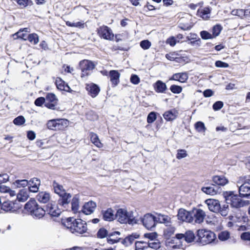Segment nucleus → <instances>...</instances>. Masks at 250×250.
Segmentation results:
<instances>
[{
    "label": "nucleus",
    "instance_id": "19",
    "mask_svg": "<svg viewBox=\"0 0 250 250\" xmlns=\"http://www.w3.org/2000/svg\"><path fill=\"white\" fill-rule=\"evenodd\" d=\"M86 89L88 92V94L93 98L97 96L100 90L98 85L95 83L87 84Z\"/></svg>",
    "mask_w": 250,
    "mask_h": 250
},
{
    "label": "nucleus",
    "instance_id": "27",
    "mask_svg": "<svg viewBox=\"0 0 250 250\" xmlns=\"http://www.w3.org/2000/svg\"><path fill=\"white\" fill-rule=\"evenodd\" d=\"M15 204L10 201H6L2 203L1 209L6 212L12 211L14 210Z\"/></svg>",
    "mask_w": 250,
    "mask_h": 250
},
{
    "label": "nucleus",
    "instance_id": "15",
    "mask_svg": "<svg viewBox=\"0 0 250 250\" xmlns=\"http://www.w3.org/2000/svg\"><path fill=\"white\" fill-rule=\"evenodd\" d=\"M115 217L121 223H127L128 221L127 210L123 208L118 209L115 215Z\"/></svg>",
    "mask_w": 250,
    "mask_h": 250
},
{
    "label": "nucleus",
    "instance_id": "28",
    "mask_svg": "<svg viewBox=\"0 0 250 250\" xmlns=\"http://www.w3.org/2000/svg\"><path fill=\"white\" fill-rule=\"evenodd\" d=\"M29 191L26 189H22L20 190L17 194V198L20 202H24L29 197Z\"/></svg>",
    "mask_w": 250,
    "mask_h": 250
},
{
    "label": "nucleus",
    "instance_id": "42",
    "mask_svg": "<svg viewBox=\"0 0 250 250\" xmlns=\"http://www.w3.org/2000/svg\"><path fill=\"white\" fill-rule=\"evenodd\" d=\"M49 129L58 130L57 125L56 119L51 120L48 121L46 124Z\"/></svg>",
    "mask_w": 250,
    "mask_h": 250
},
{
    "label": "nucleus",
    "instance_id": "9",
    "mask_svg": "<svg viewBox=\"0 0 250 250\" xmlns=\"http://www.w3.org/2000/svg\"><path fill=\"white\" fill-rule=\"evenodd\" d=\"M239 193L241 198L250 199V179L245 180L239 187Z\"/></svg>",
    "mask_w": 250,
    "mask_h": 250
},
{
    "label": "nucleus",
    "instance_id": "13",
    "mask_svg": "<svg viewBox=\"0 0 250 250\" xmlns=\"http://www.w3.org/2000/svg\"><path fill=\"white\" fill-rule=\"evenodd\" d=\"M62 193V194L61 195L59 196V199L58 200V205L66 208L71 200V195L66 192H63Z\"/></svg>",
    "mask_w": 250,
    "mask_h": 250
},
{
    "label": "nucleus",
    "instance_id": "57",
    "mask_svg": "<svg viewBox=\"0 0 250 250\" xmlns=\"http://www.w3.org/2000/svg\"><path fill=\"white\" fill-rule=\"evenodd\" d=\"M45 103V99L44 97H40L36 99L35 101L34 104L38 106H42L44 103Z\"/></svg>",
    "mask_w": 250,
    "mask_h": 250
},
{
    "label": "nucleus",
    "instance_id": "50",
    "mask_svg": "<svg viewBox=\"0 0 250 250\" xmlns=\"http://www.w3.org/2000/svg\"><path fill=\"white\" fill-rule=\"evenodd\" d=\"M140 46L144 50L148 49L151 46V42L147 40H143L140 43Z\"/></svg>",
    "mask_w": 250,
    "mask_h": 250
},
{
    "label": "nucleus",
    "instance_id": "4",
    "mask_svg": "<svg viewBox=\"0 0 250 250\" xmlns=\"http://www.w3.org/2000/svg\"><path fill=\"white\" fill-rule=\"evenodd\" d=\"M226 204H229L231 208H239L247 206L249 204L248 201H244L237 194H235L233 191H229L226 192L225 195Z\"/></svg>",
    "mask_w": 250,
    "mask_h": 250
},
{
    "label": "nucleus",
    "instance_id": "52",
    "mask_svg": "<svg viewBox=\"0 0 250 250\" xmlns=\"http://www.w3.org/2000/svg\"><path fill=\"white\" fill-rule=\"evenodd\" d=\"M200 36L203 40H208L213 39L212 35L207 31H202L200 32Z\"/></svg>",
    "mask_w": 250,
    "mask_h": 250
},
{
    "label": "nucleus",
    "instance_id": "64",
    "mask_svg": "<svg viewBox=\"0 0 250 250\" xmlns=\"http://www.w3.org/2000/svg\"><path fill=\"white\" fill-rule=\"evenodd\" d=\"M167 43L169 44L170 46H173L176 43V40L174 37H171L167 40Z\"/></svg>",
    "mask_w": 250,
    "mask_h": 250
},
{
    "label": "nucleus",
    "instance_id": "60",
    "mask_svg": "<svg viewBox=\"0 0 250 250\" xmlns=\"http://www.w3.org/2000/svg\"><path fill=\"white\" fill-rule=\"evenodd\" d=\"M231 14L233 15L237 16L240 17H242L243 16H244V10H243V9L233 10L231 11Z\"/></svg>",
    "mask_w": 250,
    "mask_h": 250
},
{
    "label": "nucleus",
    "instance_id": "34",
    "mask_svg": "<svg viewBox=\"0 0 250 250\" xmlns=\"http://www.w3.org/2000/svg\"><path fill=\"white\" fill-rule=\"evenodd\" d=\"M195 238V235L192 231L188 230L185 233L184 240L188 243L192 242Z\"/></svg>",
    "mask_w": 250,
    "mask_h": 250
},
{
    "label": "nucleus",
    "instance_id": "6",
    "mask_svg": "<svg viewBox=\"0 0 250 250\" xmlns=\"http://www.w3.org/2000/svg\"><path fill=\"white\" fill-rule=\"evenodd\" d=\"M79 66L82 71L81 77L87 76L90 74L95 67V64L92 61L83 60L79 62Z\"/></svg>",
    "mask_w": 250,
    "mask_h": 250
},
{
    "label": "nucleus",
    "instance_id": "58",
    "mask_svg": "<svg viewBox=\"0 0 250 250\" xmlns=\"http://www.w3.org/2000/svg\"><path fill=\"white\" fill-rule=\"evenodd\" d=\"M224 104L221 101H217L213 104V109L215 111H217L221 109L223 106Z\"/></svg>",
    "mask_w": 250,
    "mask_h": 250
},
{
    "label": "nucleus",
    "instance_id": "22",
    "mask_svg": "<svg viewBox=\"0 0 250 250\" xmlns=\"http://www.w3.org/2000/svg\"><path fill=\"white\" fill-rule=\"evenodd\" d=\"M178 112L175 109H172L166 111L164 114V118L167 121H172L176 119L178 116Z\"/></svg>",
    "mask_w": 250,
    "mask_h": 250
},
{
    "label": "nucleus",
    "instance_id": "61",
    "mask_svg": "<svg viewBox=\"0 0 250 250\" xmlns=\"http://www.w3.org/2000/svg\"><path fill=\"white\" fill-rule=\"evenodd\" d=\"M130 80V82L134 84H137L140 82L139 77L137 75L135 74H132L131 76Z\"/></svg>",
    "mask_w": 250,
    "mask_h": 250
},
{
    "label": "nucleus",
    "instance_id": "10",
    "mask_svg": "<svg viewBox=\"0 0 250 250\" xmlns=\"http://www.w3.org/2000/svg\"><path fill=\"white\" fill-rule=\"evenodd\" d=\"M178 219L182 222L193 223V216L191 212L181 208L178 210L177 214Z\"/></svg>",
    "mask_w": 250,
    "mask_h": 250
},
{
    "label": "nucleus",
    "instance_id": "56",
    "mask_svg": "<svg viewBox=\"0 0 250 250\" xmlns=\"http://www.w3.org/2000/svg\"><path fill=\"white\" fill-rule=\"evenodd\" d=\"M175 231L174 227H168L164 231V234L166 237H170Z\"/></svg>",
    "mask_w": 250,
    "mask_h": 250
},
{
    "label": "nucleus",
    "instance_id": "24",
    "mask_svg": "<svg viewBox=\"0 0 250 250\" xmlns=\"http://www.w3.org/2000/svg\"><path fill=\"white\" fill-rule=\"evenodd\" d=\"M102 214L104 220L107 221H113L115 217L114 211L111 208H107L106 210H103Z\"/></svg>",
    "mask_w": 250,
    "mask_h": 250
},
{
    "label": "nucleus",
    "instance_id": "33",
    "mask_svg": "<svg viewBox=\"0 0 250 250\" xmlns=\"http://www.w3.org/2000/svg\"><path fill=\"white\" fill-rule=\"evenodd\" d=\"M90 139L91 141L96 146L98 147H102V143L100 142V141L98 138L97 135L94 133H90Z\"/></svg>",
    "mask_w": 250,
    "mask_h": 250
},
{
    "label": "nucleus",
    "instance_id": "39",
    "mask_svg": "<svg viewBox=\"0 0 250 250\" xmlns=\"http://www.w3.org/2000/svg\"><path fill=\"white\" fill-rule=\"evenodd\" d=\"M28 181L25 179L17 180L13 183L14 185L18 188H20L21 187L24 188L28 186Z\"/></svg>",
    "mask_w": 250,
    "mask_h": 250
},
{
    "label": "nucleus",
    "instance_id": "51",
    "mask_svg": "<svg viewBox=\"0 0 250 250\" xmlns=\"http://www.w3.org/2000/svg\"><path fill=\"white\" fill-rule=\"evenodd\" d=\"M147 246L148 247V249L152 248L157 250L161 247V243L158 241L147 243Z\"/></svg>",
    "mask_w": 250,
    "mask_h": 250
},
{
    "label": "nucleus",
    "instance_id": "21",
    "mask_svg": "<svg viewBox=\"0 0 250 250\" xmlns=\"http://www.w3.org/2000/svg\"><path fill=\"white\" fill-rule=\"evenodd\" d=\"M120 234H121V232L118 231H115L109 233L108 237H107V238H106L107 243L110 245L114 244L115 243H117L119 242H120L121 243L122 238L115 237V236L116 235H120Z\"/></svg>",
    "mask_w": 250,
    "mask_h": 250
},
{
    "label": "nucleus",
    "instance_id": "17",
    "mask_svg": "<svg viewBox=\"0 0 250 250\" xmlns=\"http://www.w3.org/2000/svg\"><path fill=\"white\" fill-rule=\"evenodd\" d=\"M36 198L38 201L41 203L46 204L48 202L51 201V202L50 203L52 204V202L53 201L50 200V195L49 193L46 191L40 192L37 195Z\"/></svg>",
    "mask_w": 250,
    "mask_h": 250
},
{
    "label": "nucleus",
    "instance_id": "46",
    "mask_svg": "<svg viewBox=\"0 0 250 250\" xmlns=\"http://www.w3.org/2000/svg\"><path fill=\"white\" fill-rule=\"evenodd\" d=\"M229 233L227 231H223L220 232L218 234V238L221 241H226L229 237Z\"/></svg>",
    "mask_w": 250,
    "mask_h": 250
},
{
    "label": "nucleus",
    "instance_id": "49",
    "mask_svg": "<svg viewBox=\"0 0 250 250\" xmlns=\"http://www.w3.org/2000/svg\"><path fill=\"white\" fill-rule=\"evenodd\" d=\"M170 91L175 94H179L182 91V87L181 86L173 84L170 87Z\"/></svg>",
    "mask_w": 250,
    "mask_h": 250
},
{
    "label": "nucleus",
    "instance_id": "8",
    "mask_svg": "<svg viewBox=\"0 0 250 250\" xmlns=\"http://www.w3.org/2000/svg\"><path fill=\"white\" fill-rule=\"evenodd\" d=\"M97 31L98 35L102 38L108 40L113 39L114 34L111 29L107 26H100L97 29Z\"/></svg>",
    "mask_w": 250,
    "mask_h": 250
},
{
    "label": "nucleus",
    "instance_id": "59",
    "mask_svg": "<svg viewBox=\"0 0 250 250\" xmlns=\"http://www.w3.org/2000/svg\"><path fill=\"white\" fill-rule=\"evenodd\" d=\"M9 176L6 173L0 174V184L7 182L9 180Z\"/></svg>",
    "mask_w": 250,
    "mask_h": 250
},
{
    "label": "nucleus",
    "instance_id": "38",
    "mask_svg": "<svg viewBox=\"0 0 250 250\" xmlns=\"http://www.w3.org/2000/svg\"><path fill=\"white\" fill-rule=\"evenodd\" d=\"M135 246V250H144L148 249L147 243L144 241H136Z\"/></svg>",
    "mask_w": 250,
    "mask_h": 250
},
{
    "label": "nucleus",
    "instance_id": "40",
    "mask_svg": "<svg viewBox=\"0 0 250 250\" xmlns=\"http://www.w3.org/2000/svg\"><path fill=\"white\" fill-rule=\"evenodd\" d=\"M222 30V27L221 26V25L216 24V25H214L212 27V34H211V35L213 36V38H215L217 36H218L220 34Z\"/></svg>",
    "mask_w": 250,
    "mask_h": 250
},
{
    "label": "nucleus",
    "instance_id": "16",
    "mask_svg": "<svg viewBox=\"0 0 250 250\" xmlns=\"http://www.w3.org/2000/svg\"><path fill=\"white\" fill-rule=\"evenodd\" d=\"M109 77L113 87L117 86L120 82V74L117 70H112L109 72Z\"/></svg>",
    "mask_w": 250,
    "mask_h": 250
},
{
    "label": "nucleus",
    "instance_id": "26",
    "mask_svg": "<svg viewBox=\"0 0 250 250\" xmlns=\"http://www.w3.org/2000/svg\"><path fill=\"white\" fill-rule=\"evenodd\" d=\"M154 88L156 92L163 93L167 89V85L162 81L158 80L154 84Z\"/></svg>",
    "mask_w": 250,
    "mask_h": 250
},
{
    "label": "nucleus",
    "instance_id": "7",
    "mask_svg": "<svg viewBox=\"0 0 250 250\" xmlns=\"http://www.w3.org/2000/svg\"><path fill=\"white\" fill-rule=\"evenodd\" d=\"M156 216L151 213H147L141 219V222L147 229H152L156 227Z\"/></svg>",
    "mask_w": 250,
    "mask_h": 250
},
{
    "label": "nucleus",
    "instance_id": "32",
    "mask_svg": "<svg viewBox=\"0 0 250 250\" xmlns=\"http://www.w3.org/2000/svg\"><path fill=\"white\" fill-rule=\"evenodd\" d=\"M19 5L21 8H25L28 6H31L33 4L31 0H14Z\"/></svg>",
    "mask_w": 250,
    "mask_h": 250
},
{
    "label": "nucleus",
    "instance_id": "63",
    "mask_svg": "<svg viewBox=\"0 0 250 250\" xmlns=\"http://www.w3.org/2000/svg\"><path fill=\"white\" fill-rule=\"evenodd\" d=\"M144 236L145 237L148 238L151 240H153L157 237V234L156 232L148 233H145Z\"/></svg>",
    "mask_w": 250,
    "mask_h": 250
},
{
    "label": "nucleus",
    "instance_id": "45",
    "mask_svg": "<svg viewBox=\"0 0 250 250\" xmlns=\"http://www.w3.org/2000/svg\"><path fill=\"white\" fill-rule=\"evenodd\" d=\"M25 122V119L22 116H19L13 120V123L17 125H21Z\"/></svg>",
    "mask_w": 250,
    "mask_h": 250
},
{
    "label": "nucleus",
    "instance_id": "18",
    "mask_svg": "<svg viewBox=\"0 0 250 250\" xmlns=\"http://www.w3.org/2000/svg\"><path fill=\"white\" fill-rule=\"evenodd\" d=\"M96 207V203L90 201L84 204L82 211L86 215L90 214L93 212Z\"/></svg>",
    "mask_w": 250,
    "mask_h": 250
},
{
    "label": "nucleus",
    "instance_id": "1",
    "mask_svg": "<svg viewBox=\"0 0 250 250\" xmlns=\"http://www.w3.org/2000/svg\"><path fill=\"white\" fill-rule=\"evenodd\" d=\"M24 208L35 219L42 218L46 212L53 217H58L62 211L52 203H48L43 207L39 206L36 200L31 198L24 205Z\"/></svg>",
    "mask_w": 250,
    "mask_h": 250
},
{
    "label": "nucleus",
    "instance_id": "2",
    "mask_svg": "<svg viewBox=\"0 0 250 250\" xmlns=\"http://www.w3.org/2000/svg\"><path fill=\"white\" fill-rule=\"evenodd\" d=\"M63 224L73 233L83 234L87 229L86 223L81 219L69 217Z\"/></svg>",
    "mask_w": 250,
    "mask_h": 250
},
{
    "label": "nucleus",
    "instance_id": "3",
    "mask_svg": "<svg viewBox=\"0 0 250 250\" xmlns=\"http://www.w3.org/2000/svg\"><path fill=\"white\" fill-rule=\"evenodd\" d=\"M210 211L219 213L223 216H226L229 212V207L227 204L221 205L217 200L209 199L205 201Z\"/></svg>",
    "mask_w": 250,
    "mask_h": 250
},
{
    "label": "nucleus",
    "instance_id": "41",
    "mask_svg": "<svg viewBox=\"0 0 250 250\" xmlns=\"http://www.w3.org/2000/svg\"><path fill=\"white\" fill-rule=\"evenodd\" d=\"M127 219L128 221L127 223L129 224H138V220L133 215V212L132 211L127 212Z\"/></svg>",
    "mask_w": 250,
    "mask_h": 250
},
{
    "label": "nucleus",
    "instance_id": "48",
    "mask_svg": "<svg viewBox=\"0 0 250 250\" xmlns=\"http://www.w3.org/2000/svg\"><path fill=\"white\" fill-rule=\"evenodd\" d=\"M195 127L197 131L200 132H204L206 130L204 124L200 121L197 122L195 123Z\"/></svg>",
    "mask_w": 250,
    "mask_h": 250
},
{
    "label": "nucleus",
    "instance_id": "43",
    "mask_svg": "<svg viewBox=\"0 0 250 250\" xmlns=\"http://www.w3.org/2000/svg\"><path fill=\"white\" fill-rule=\"evenodd\" d=\"M28 40L34 44H36L39 41V37L37 34L35 33L30 34L28 36Z\"/></svg>",
    "mask_w": 250,
    "mask_h": 250
},
{
    "label": "nucleus",
    "instance_id": "54",
    "mask_svg": "<svg viewBox=\"0 0 250 250\" xmlns=\"http://www.w3.org/2000/svg\"><path fill=\"white\" fill-rule=\"evenodd\" d=\"M186 150L185 149H179L176 155V158L178 159H181L186 157L187 156Z\"/></svg>",
    "mask_w": 250,
    "mask_h": 250
},
{
    "label": "nucleus",
    "instance_id": "62",
    "mask_svg": "<svg viewBox=\"0 0 250 250\" xmlns=\"http://www.w3.org/2000/svg\"><path fill=\"white\" fill-rule=\"evenodd\" d=\"M241 238L243 240L250 241V232H244L241 234Z\"/></svg>",
    "mask_w": 250,
    "mask_h": 250
},
{
    "label": "nucleus",
    "instance_id": "30",
    "mask_svg": "<svg viewBox=\"0 0 250 250\" xmlns=\"http://www.w3.org/2000/svg\"><path fill=\"white\" fill-rule=\"evenodd\" d=\"M58 130H62L68 126V121L65 119H56Z\"/></svg>",
    "mask_w": 250,
    "mask_h": 250
},
{
    "label": "nucleus",
    "instance_id": "5",
    "mask_svg": "<svg viewBox=\"0 0 250 250\" xmlns=\"http://www.w3.org/2000/svg\"><path fill=\"white\" fill-rule=\"evenodd\" d=\"M197 235L198 237L197 241L203 245L212 243L216 238V235L214 232L205 229L198 230Z\"/></svg>",
    "mask_w": 250,
    "mask_h": 250
},
{
    "label": "nucleus",
    "instance_id": "37",
    "mask_svg": "<svg viewBox=\"0 0 250 250\" xmlns=\"http://www.w3.org/2000/svg\"><path fill=\"white\" fill-rule=\"evenodd\" d=\"M108 231L104 228H100L97 233V236L99 238L103 239L105 237H108L109 235Z\"/></svg>",
    "mask_w": 250,
    "mask_h": 250
},
{
    "label": "nucleus",
    "instance_id": "14",
    "mask_svg": "<svg viewBox=\"0 0 250 250\" xmlns=\"http://www.w3.org/2000/svg\"><path fill=\"white\" fill-rule=\"evenodd\" d=\"M140 234L137 232L132 233L131 234L128 235L124 239H122L121 243L125 247L131 245L136 239L140 237Z\"/></svg>",
    "mask_w": 250,
    "mask_h": 250
},
{
    "label": "nucleus",
    "instance_id": "35",
    "mask_svg": "<svg viewBox=\"0 0 250 250\" xmlns=\"http://www.w3.org/2000/svg\"><path fill=\"white\" fill-rule=\"evenodd\" d=\"M53 186L55 192L58 194L59 196L61 195L62 194L63 192H65V190L63 189V187L58 184L55 181L53 182Z\"/></svg>",
    "mask_w": 250,
    "mask_h": 250
},
{
    "label": "nucleus",
    "instance_id": "20",
    "mask_svg": "<svg viewBox=\"0 0 250 250\" xmlns=\"http://www.w3.org/2000/svg\"><path fill=\"white\" fill-rule=\"evenodd\" d=\"M188 78V74L187 72H182L174 74L169 80L179 81L180 83H185Z\"/></svg>",
    "mask_w": 250,
    "mask_h": 250
},
{
    "label": "nucleus",
    "instance_id": "12",
    "mask_svg": "<svg viewBox=\"0 0 250 250\" xmlns=\"http://www.w3.org/2000/svg\"><path fill=\"white\" fill-rule=\"evenodd\" d=\"M45 106L51 109H55L57 104L58 99L56 95L52 93H48L46 97Z\"/></svg>",
    "mask_w": 250,
    "mask_h": 250
},
{
    "label": "nucleus",
    "instance_id": "11",
    "mask_svg": "<svg viewBox=\"0 0 250 250\" xmlns=\"http://www.w3.org/2000/svg\"><path fill=\"white\" fill-rule=\"evenodd\" d=\"M191 214L193 216V224H201L203 222L206 213L202 209L200 208L194 209Z\"/></svg>",
    "mask_w": 250,
    "mask_h": 250
},
{
    "label": "nucleus",
    "instance_id": "25",
    "mask_svg": "<svg viewBox=\"0 0 250 250\" xmlns=\"http://www.w3.org/2000/svg\"><path fill=\"white\" fill-rule=\"evenodd\" d=\"M157 216H156V223H163L168 225L170 223V218L166 215L162 214L160 213L157 214Z\"/></svg>",
    "mask_w": 250,
    "mask_h": 250
},
{
    "label": "nucleus",
    "instance_id": "29",
    "mask_svg": "<svg viewBox=\"0 0 250 250\" xmlns=\"http://www.w3.org/2000/svg\"><path fill=\"white\" fill-rule=\"evenodd\" d=\"M217 189L218 188L215 185H213V187H203L202 188V191L207 194L212 195H215L217 193Z\"/></svg>",
    "mask_w": 250,
    "mask_h": 250
},
{
    "label": "nucleus",
    "instance_id": "55",
    "mask_svg": "<svg viewBox=\"0 0 250 250\" xmlns=\"http://www.w3.org/2000/svg\"><path fill=\"white\" fill-rule=\"evenodd\" d=\"M215 65L217 67L220 68H228L229 67V65L228 63L223 62L221 61H217L215 62Z\"/></svg>",
    "mask_w": 250,
    "mask_h": 250
},
{
    "label": "nucleus",
    "instance_id": "31",
    "mask_svg": "<svg viewBox=\"0 0 250 250\" xmlns=\"http://www.w3.org/2000/svg\"><path fill=\"white\" fill-rule=\"evenodd\" d=\"M79 198L77 195H75L72 199L71 209L74 212H76L78 210L79 207Z\"/></svg>",
    "mask_w": 250,
    "mask_h": 250
},
{
    "label": "nucleus",
    "instance_id": "53",
    "mask_svg": "<svg viewBox=\"0 0 250 250\" xmlns=\"http://www.w3.org/2000/svg\"><path fill=\"white\" fill-rule=\"evenodd\" d=\"M29 184L28 186H38L41 185L40 180L37 178H33L28 181Z\"/></svg>",
    "mask_w": 250,
    "mask_h": 250
},
{
    "label": "nucleus",
    "instance_id": "36",
    "mask_svg": "<svg viewBox=\"0 0 250 250\" xmlns=\"http://www.w3.org/2000/svg\"><path fill=\"white\" fill-rule=\"evenodd\" d=\"M66 24L69 27H78L79 28H84V23L83 21L71 22L67 21Z\"/></svg>",
    "mask_w": 250,
    "mask_h": 250
},
{
    "label": "nucleus",
    "instance_id": "44",
    "mask_svg": "<svg viewBox=\"0 0 250 250\" xmlns=\"http://www.w3.org/2000/svg\"><path fill=\"white\" fill-rule=\"evenodd\" d=\"M55 84L57 87L61 90H62L65 88L64 86L65 84V82L60 78H57L55 82Z\"/></svg>",
    "mask_w": 250,
    "mask_h": 250
},
{
    "label": "nucleus",
    "instance_id": "23",
    "mask_svg": "<svg viewBox=\"0 0 250 250\" xmlns=\"http://www.w3.org/2000/svg\"><path fill=\"white\" fill-rule=\"evenodd\" d=\"M212 181L216 185L224 186L228 183L229 180L223 175H216L212 177Z\"/></svg>",
    "mask_w": 250,
    "mask_h": 250
},
{
    "label": "nucleus",
    "instance_id": "47",
    "mask_svg": "<svg viewBox=\"0 0 250 250\" xmlns=\"http://www.w3.org/2000/svg\"><path fill=\"white\" fill-rule=\"evenodd\" d=\"M157 118L156 113L154 111L150 112L147 117V122L148 124L153 123Z\"/></svg>",
    "mask_w": 250,
    "mask_h": 250
}]
</instances>
